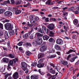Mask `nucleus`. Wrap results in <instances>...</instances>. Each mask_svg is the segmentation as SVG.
I'll list each match as a JSON object with an SVG mask.
<instances>
[{"instance_id":"1","label":"nucleus","mask_w":79,"mask_h":79,"mask_svg":"<svg viewBox=\"0 0 79 79\" xmlns=\"http://www.w3.org/2000/svg\"><path fill=\"white\" fill-rule=\"evenodd\" d=\"M22 68V69L25 71L26 70H27V64L26 63L24 62H22L21 63V64Z\"/></svg>"},{"instance_id":"2","label":"nucleus","mask_w":79,"mask_h":79,"mask_svg":"<svg viewBox=\"0 0 79 79\" xmlns=\"http://www.w3.org/2000/svg\"><path fill=\"white\" fill-rule=\"evenodd\" d=\"M47 49V46H42L40 47V51L41 52H45Z\"/></svg>"},{"instance_id":"3","label":"nucleus","mask_w":79,"mask_h":79,"mask_svg":"<svg viewBox=\"0 0 79 79\" xmlns=\"http://www.w3.org/2000/svg\"><path fill=\"white\" fill-rule=\"evenodd\" d=\"M5 27L7 30H10L11 29V24L10 23H6L5 25Z\"/></svg>"},{"instance_id":"4","label":"nucleus","mask_w":79,"mask_h":79,"mask_svg":"<svg viewBox=\"0 0 79 79\" xmlns=\"http://www.w3.org/2000/svg\"><path fill=\"white\" fill-rule=\"evenodd\" d=\"M12 76L14 79H17L19 78V74H18V73L17 72H15L14 73Z\"/></svg>"},{"instance_id":"5","label":"nucleus","mask_w":79,"mask_h":79,"mask_svg":"<svg viewBox=\"0 0 79 79\" xmlns=\"http://www.w3.org/2000/svg\"><path fill=\"white\" fill-rule=\"evenodd\" d=\"M56 44L59 45H62L63 44V41L62 40L58 39L56 40Z\"/></svg>"},{"instance_id":"6","label":"nucleus","mask_w":79,"mask_h":79,"mask_svg":"<svg viewBox=\"0 0 79 79\" xmlns=\"http://www.w3.org/2000/svg\"><path fill=\"white\" fill-rule=\"evenodd\" d=\"M48 28L51 31L53 30L55 28V25L53 24H51L48 26Z\"/></svg>"},{"instance_id":"7","label":"nucleus","mask_w":79,"mask_h":79,"mask_svg":"<svg viewBox=\"0 0 79 79\" xmlns=\"http://www.w3.org/2000/svg\"><path fill=\"white\" fill-rule=\"evenodd\" d=\"M5 16H12V13L10 11H6L4 13Z\"/></svg>"},{"instance_id":"8","label":"nucleus","mask_w":79,"mask_h":79,"mask_svg":"<svg viewBox=\"0 0 79 79\" xmlns=\"http://www.w3.org/2000/svg\"><path fill=\"white\" fill-rule=\"evenodd\" d=\"M36 41L37 44L40 45L42 44V38L41 37H38L37 39V40Z\"/></svg>"},{"instance_id":"9","label":"nucleus","mask_w":79,"mask_h":79,"mask_svg":"<svg viewBox=\"0 0 79 79\" xmlns=\"http://www.w3.org/2000/svg\"><path fill=\"white\" fill-rule=\"evenodd\" d=\"M8 3L9 4H10V2L9 0L4 1L2 3H1V5L3 6H5V5H6Z\"/></svg>"},{"instance_id":"10","label":"nucleus","mask_w":79,"mask_h":79,"mask_svg":"<svg viewBox=\"0 0 79 79\" xmlns=\"http://www.w3.org/2000/svg\"><path fill=\"white\" fill-rule=\"evenodd\" d=\"M74 24L77 27H79V23L78 24V20L77 19H75L73 22Z\"/></svg>"},{"instance_id":"11","label":"nucleus","mask_w":79,"mask_h":79,"mask_svg":"<svg viewBox=\"0 0 79 79\" xmlns=\"http://www.w3.org/2000/svg\"><path fill=\"white\" fill-rule=\"evenodd\" d=\"M9 33L10 35H13L15 34V31L11 29L9 31Z\"/></svg>"},{"instance_id":"12","label":"nucleus","mask_w":79,"mask_h":79,"mask_svg":"<svg viewBox=\"0 0 79 79\" xmlns=\"http://www.w3.org/2000/svg\"><path fill=\"white\" fill-rule=\"evenodd\" d=\"M44 55H45V54L44 53H39L38 55V58H41L44 57Z\"/></svg>"},{"instance_id":"13","label":"nucleus","mask_w":79,"mask_h":79,"mask_svg":"<svg viewBox=\"0 0 79 79\" xmlns=\"http://www.w3.org/2000/svg\"><path fill=\"white\" fill-rule=\"evenodd\" d=\"M31 79H38V75H34L31 76Z\"/></svg>"},{"instance_id":"14","label":"nucleus","mask_w":79,"mask_h":79,"mask_svg":"<svg viewBox=\"0 0 79 79\" xmlns=\"http://www.w3.org/2000/svg\"><path fill=\"white\" fill-rule=\"evenodd\" d=\"M55 48L57 50H61V48H60V47L59 46V45L56 44L55 46Z\"/></svg>"},{"instance_id":"15","label":"nucleus","mask_w":79,"mask_h":79,"mask_svg":"<svg viewBox=\"0 0 79 79\" xmlns=\"http://www.w3.org/2000/svg\"><path fill=\"white\" fill-rule=\"evenodd\" d=\"M61 63L65 66L66 65H67L68 64V62L66 61L65 60H62L61 62Z\"/></svg>"},{"instance_id":"16","label":"nucleus","mask_w":79,"mask_h":79,"mask_svg":"<svg viewBox=\"0 0 79 79\" xmlns=\"http://www.w3.org/2000/svg\"><path fill=\"white\" fill-rule=\"evenodd\" d=\"M37 21V18H35L31 20V23H35Z\"/></svg>"},{"instance_id":"17","label":"nucleus","mask_w":79,"mask_h":79,"mask_svg":"<svg viewBox=\"0 0 79 79\" xmlns=\"http://www.w3.org/2000/svg\"><path fill=\"white\" fill-rule=\"evenodd\" d=\"M76 58H77V56H75L73 58H71L70 60V62H74L75 60V59H76Z\"/></svg>"},{"instance_id":"18","label":"nucleus","mask_w":79,"mask_h":79,"mask_svg":"<svg viewBox=\"0 0 79 79\" xmlns=\"http://www.w3.org/2000/svg\"><path fill=\"white\" fill-rule=\"evenodd\" d=\"M29 34L28 33L26 34L25 35H23V38L24 39H27L29 37Z\"/></svg>"},{"instance_id":"19","label":"nucleus","mask_w":79,"mask_h":79,"mask_svg":"<svg viewBox=\"0 0 79 79\" xmlns=\"http://www.w3.org/2000/svg\"><path fill=\"white\" fill-rule=\"evenodd\" d=\"M56 55L55 54H54L51 56H48V58H55L56 57Z\"/></svg>"},{"instance_id":"20","label":"nucleus","mask_w":79,"mask_h":79,"mask_svg":"<svg viewBox=\"0 0 79 79\" xmlns=\"http://www.w3.org/2000/svg\"><path fill=\"white\" fill-rule=\"evenodd\" d=\"M43 38L44 40H48V39H49V36L47 35H44L43 36Z\"/></svg>"},{"instance_id":"21","label":"nucleus","mask_w":79,"mask_h":79,"mask_svg":"<svg viewBox=\"0 0 79 79\" xmlns=\"http://www.w3.org/2000/svg\"><path fill=\"white\" fill-rule=\"evenodd\" d=\"M44 64H37V66L38 68H42L43 66H44Z\"/></svg>"},{"instance_id":"22","label":"nucleus","mask_w":79,"mask_h":79,"mask_svg":"<svg viewBox=\"0 0 79 79\" xmlns=\"http://www.w3.org/2000/svg\"><path fill=\"white\" fill-rule=\"evenodd\" d=\"M3 61L5 63H8L9 61V60L8 58H4L3 59Z\"/></svg>"},{"instance_id":"23","label":"nucleus","mask_w":79,"mask_h":79,"mask_svg":"<svg viewBox=\"0 0 79 79\" xmlns=\"http://www.w3.org/2000/svg\"><path fill=\"white\" fill-rule=\"evenodd\" d=\"M4 37L6 39H8L9 36H8V33L7 32H5Z\"/></svg>"},{"instance_id":"24","label":"nucleus","mask_w":79,"mask_h":79,"mask_svg":"<svg viewBox=\"0 0 79 79\" xmlns=\"http://www.w3.org/2000/svg\"><path fill=\"white\" fill-rule=\"evenodd\" d=\"M35 35H37V37H42V36H43V34H41L39 32H37V33H36Z\"/></svg>"},{"instance_id":"25","label":"nucleus","mask_w":79,"mask_h":79,"mask_svg":"<svg viewBox=\"0 0 79 79\" xmlns=\"http://www.w3.org/2000/svg\"><path fill=\"white\" fill-rule=\"evenodd\" d=\"M43 33H45L46 32V27H42Z\"/></svg>"},{"instance_id":"26","label":"nucleus","mask_w":79,"mask_h":79,"mask_svg":"<svg viewBox=\"0 0 79 79\" xmlns=\"http://www.w3.org/2000/svg\"><path fill=\"white\" fill-rule=\"evenodd\" d=\"M51 0H48L45 3L46 5H51Z\"/></svg>"},{"instance_id":"27","label":"nucleus","mask_w":79,"mask_h":79,"mask_svg":"<svg viewBox=\"0 0 79 79\" xmlns=\"http://www.w3.org/2000/svg\"><path fill=\"white\" fill-rule=\"evenodd\" d=\"M26 55L27 56H29L30 55H31V52L28 51H27L26 52Z\"/></svg>"},{"instance_id":"28","label":"nucleus","mask_w":79,"mask_h":79,"mask_svg":"<svg viewBox=\"0 0 79 79\" xmlns=\"http://www.w3.org/2000/svg\"><path fill=\"white\" fill-rule=\"evenodd\" d=\"M50 37H53L54 36V33L52 31H50L49 33Z\"/></svg>"},{"instance_id":"29","label":"nucleus","mask_w":79,"mask_h":79,"mask_svg":"<svg viewBox=\"0 0 79 79\" xmlns=\"http://www.w3.org/2000/svg\"><path fill=\"white\" fill-rule=\"evenodd\" d=\"M21 3V0H19V1H16V2H15L16 5H19Z\"/></svg>"},{"instance_id":"30","label":"nucleus","mask_w":79,"mask_h":79,"mask_svg":"<svg viewBox=\"0 0 79 79\" xmlns=\"http://www.w3.org/2000/svg\"><path fill=\"white\" fill-rule=\"evenodd\" d=\"M21 13V11L20 10H17L15 11V15H19V14H20Z\"/></svg>"},{"instance_id":"31","label":"nucleus","mask_w":79,"mask_h":79,"mask_svg":"<svg viewBox=\"0 0 79 79\" xmlns=\"http://www.w3.org/2000/svg\"><path fill=\"white\" fill-rule=\"evenodd\" d=\"M50 72L52 74H54L55 73V71L54 70H53L52 69H51L50 70Z\"/></svg>"},{"instance_id":"32","label":"nucleus","mask_w":79,"mask_h":79,"mask_svg":"<svg viewBox=\"0 0 79 79\" xmlns=\"http://www.w3.org/2000/svg\"><path fill=\"white\" fill-rule=\"evenodd\" d=\"M14 61L13 60H10L9 61V64H10V66H11V65H13V63H14Z\"/></svg>"},{"instance_id":"33","label":"nucleus","mask_w":79,"mask_h":79,"mask_svg":"<svg viewBox=\"0 0 79 79\" xmlns=\"http://www.w3.org/2000/svg\"><path fill=\"white\" fill-rule=\"evenodd\" d=\"M11 75V73H7L5 75V79H6L8 76H10Z\"/></svg>"},{"instance_id":"34","label":"nucleus","mask_w":79,"mask_h":79,"mask_svg":"<svg viewBox=\"0 0 79 79\" xmlns=\"http://www.w3.org/2000/svg\"><path fill=\"white\" fill-rule=\"evenodd\" d=\"M37 31L38 32H40L41 34H43V32L42 31V29L39 28L37 29Z\"/></svg>"},{"instance_id":"35","label":"nucleus","mask_w":79,"mask_h":79,"mask_svg":"<svg viewBox=\"0 0 79 79\" xmlns=\"http://www.w3.org/2000/svg\"><path fill=\"white\" fill-rule=\"evenodd\" d=\"M76 52V51H74V50H73L71 49H70L69 51V52H68V53H67L68 54H69L70 53H71V52Z\"/></svg>"},{"instance_id":"36","label":"nucleus","mask_w":79,"mask_h":79,"mask_svg":"<svg viewBox=\"0 0 79 79\" xmlns=\"http://www.w3.org/2000/svg\"><path fill=\"white\" fill-rule=\"evenodd\" d=\"M9 56L11 58H15V56L11 54H10L9 55Z\"/></svg>"},{"instance_id":"37","label":"nucleus","mask_w":79,"mask_h":79,"mask_svg":"<svg viewBox=\"0 0 79 79\" xmlns=\"http://www.w3.org/2000/svg\"><path fill=\"white\" fill-rule=\"evenodd\" d=\"M54 41V39L52 38H50L49 40V42H52Z\"/></svg>"},{"instance_id":"38","label":"nucleus","mask_w":79,"mask_h":79,"mask_svg":"<svg viewBox=\"0 0 79 79\" xmlns=\"http://www.w3.org/2000/svg\"><path fill=\"white\" fill-rule=\"evenodd\" d=\"M7 69L8 71H10L11 70V67H10V64H8L7 66Z\"/></svg>"},{"instance_id":"39","label":"nucleus","mask_w":79,"mask_h":79,"mask_svg":"<svg viewBox=\"0 0 79 79\" xmlns=\"http://www.w3.org/2000/svg\"><path fill=\"white\" fill-rule=\"evenodd\" d=\"M38 72H39V73H40V74L41 75H44V73L42 72H41L40 71V69H39L38 70Z\"/></svg>"},{"instance_id":"40","label":"nucleus","mask_w":79,"mask_h":79,"mask_svg":"<svg viewBox=\"0 0 79 79\" xmlns=\"http://www.w3.org/2000/svg\"><path fill=\"white\" fill-rule=\"evenodd\" d=\"M23 42H19V43H18V45L19 46H22L23 45Z\"/></svg>"},{"instance_id":"41","label":"nucleus","mask_w":79,"mask_h":79,"mask_svg":"<svg viewBox=\"0 0 79 79\" xmlns=\"http://www.w3.org/2000/svg\"><path fill=\"white\" fill-rule=\"evenodd\" d=\"M17 10V8L15 7H13L12 9V11H13V12H15V11H16Z\"/></svg>"},{"instance_id":"42","label":"nucleus","mask_w":79,"mask_h":79,"mask_svg":"<svg viewBox=\"0 0 79 79\" xmlns=\"http://www.w3.org/2000/svg\"><path fill=\"white\" fill-rule=\"evenodd\" d=\"M0 28L1 29H3V24L0 23Z\"/></svg>"},{"instance_id":"43","label":"nucleus","mask_w":79,"mask_h":79,"mask_svg":"<svg viewBox=\"0 0 79 79\" xmlns=\"http://www.w3.org/2000/svg\"><path fill=\"white\" fill-rule=\"evenodd\" d=\"M26 45L27 46H29V47H31V44L30 43H26Z\"/></svg>"},{"instance_id":"44","label":"nucleus","mask_w":79,"mask_h":79,"mask_svg":"<svg viewBox=\"0 0 79 79\" xmlns=\"http://www.w3.org/2000/svg\"><path fill=\"white\" fill-rule=\"evenodd\" d=\"M49 18H46L45 19V22L46 23H47V22H48L49 21Z\"/></svg>"},{"instance_id":"45","label":"nucleus","mask_w":79,"mask_h":79,"mask_svg":"<svg viewBox=\"0 0 79 79\" xmlns=\"http://www.w3.org/2000/svg\"><path fill=\"white\" fill-rule=\"evenodd\" d=\"M3 22L4 23H7V22H10V20L6 19L3 21Z\"/></svg>"},{"instance_id":"46","label":"nucleus","mask_w":79,"mask_h":79,"mask_svg":"<svg viewBox=\"0 0 79 79\" xmlns=\"http://www.w3.org/2000/svg\"><path fill=\"white\" fill-rule=\"evenodd\" d=\"M72 11L73 12V13H74L75 14V15H77L79 13V11Z\"/></svg>"},{"instance_id":"47","label":"nucleus","mask_w":79,"mask_h":79,"mask_svg":"<svg viewBox=\"0 0 79 79\" xmlns=\"http://www.w3.org/2000/svg\"><path fill=\"white\" fill-rule=\"evenodd\" d=\"M36 64H37V63H33L32 64H31V66L33 67H34V66H36Z\"/></svg>"},{"instance_id":"48","label":"nucleus","mask_w":79,"mask_h":79,"mask_svg":"<svg viewBox=\"0 0 79 79\" xmlns=\"http://www.w3.org/2000/svg\"><path fill=\"white\" fill-rule=\"evenodd\" d=\"M74 7H72L71 8H69L68 10V11H71L74 10Z\"/></svg>"},{"instance_id":"49","label":"nucleus","mask_w":79,"mask_h":79,"mask_svg":"<svg viewBox=\"0 0 79 79\" xmlns=\"http://www.w3.org/2000/svg\"><path fill=\"white\" fill-rule=\"evenodd\" d=\"M52 20V21H54V22H55V21H56L57 20L56 19H55V18H52L51 19Z\"/></svg>"},{"instance_id":"50","label":"nucleus","mask_w":79,"mask_h":79,"mask_svg":"<svg viewBox=\"0 0 79 79\" xmlns=\"http://www.w3.org/2000/svg\"><path fill=\"white\" fill-rule=\"evenodd\" d=\"M30 39H34V35H31L30 37Z\"/></svg>"},{"instance_id":"51","label":"nucleus","mask_w":79,"mask_h":79,"mask_svg":"<svg viewBox=\"0 0 79 79\" xmlns=\"http://www.w3.org/2000/svg\"><path fill=\"white\" fill-rule=\"evenodd\" d=\"M19 50H20L21 52H23V49L22 47H20V48H19Z\"/></svg>"},{"instance_id":"52","label":"nucleus","mask_w":79,"mask_h":79,"mask_svg":"<svg viewBox=\"0 0 79 79\" xmlns=\"http://www.w3.org/2000/svg\"><path fill=\"white\" fill-rule=\"evenodd\" d=\"M47 76H48V77H52V76L49 73H48L47 74Z\"/></svg>"},{"instance_id":"53","label":"nucleus","mask_w":79,"mask_h":79,"mask_svg":"<svg viewBox=\"0 0 79 79\" xmlns=\"http://www.w3.org/2000/svg\"><path fill=\"white\" fill-rule=\"evenodd\" d=\"M3 10L2 9H0V14H3Z\"/></svg>"},{"instance_id":"54","label":"nucleus","mask_w":79,"mask_h":79,"mask_svg":"<svg viewBox=\"0 0 79 79\" xmlns=\"http://www.w3.org/2000/svg\"><path fill=\"white\" fill-rule=\"evenodd\" d=\"M18 61V60L17 59V58H15V59H14V61L15 63L16 61Z\"/></svg>"},{"instance_id":"55","label":"nucleus","mask_w":79,"mask_h":79,"mask_svg":"<svg viewBox=\"0 0 79 79\" xmlns=\"http://www.w3.org/2000/svg\"><path fill=\"white\" fill-rule=\"evenodd\" d=\"M74 33H76L77 34V35H78L79 33H78V32H77V31H73L72 32V33H71L72 34H74Z\"/></svg>"},{"instance_id":"56","label":"nucleus","mask_w":79,"mask_h":79,"mask_svg":"<svg viewBox=\"0 0 79 79\" xmlns=\"http://www.w3.org/2000/svg\"><path fill=\"white\" fill-rule=\"evenodd\" d=\"M71 55L70 54L68 56L67 58V60H69V59L70 58H71Z\"/></svg>"},{"instance_id":"57","label":"nucleus","mask_w":79,"mask_h":79,"mask_svg":"<svg viewBox=\"0 0 79 79\" xmlns=\"http://www.w3.org/2000/svg\"><path fill=\"white\" fill-rule=\"evenodd\" d=\"M2 55L5 56V55H6V52H2Z\"/></svg>"},{"instance_id":"58","label":"nucleus","mask_w":79,"mask_h":79,"mask_svg":"<svg viewBox=\"0 0 79 79\" xmlns=\"http://www.w3.org/2000/svg\"><path fill=\"white\" fill-rule=\"evenodd\" d=\"M23 73V70H20L19 72V73L20 74H22Z\"/></svg>"},{"instance_id":"59","label":"nucleus","mask_w":79,"mask_h":79,"mask_svg":"<svg viewBox=\"0 0 79 79\" xmlns=\"http://www.w3.org/2000/svg\"><path fill=\"white\" fill-rule=\"evenodd\" d=\"M33 45H36L37 44V41H35L33 43Z\"/></svg>"},{"instance_id":"60","label":"nucleus","mask_w":79,"mask_h":79,"mask_svg":"<svg viewBox=\"0 0 79 79\" xmlns=\"http://www.w3.org/2000/svg\"><path fill=\"white\" fill-rule=\"evenodd\" d=\"M4 33L3 31H0V36H2V35H3L4 34Z\"/></svg>"},{"instance_id":"61","label":"nucleus","mask_w":79,"mask_h":79,"mask_svg":"<svg viewBox=\"0 0 79 79\" xmlns=\"http://www.w3.org/2000/svg\"><path fill=\"white\" fill-rule=\"evenodd\" d=\"M73 38L74 39H76L77 38V36H76V35H74L73 36Z\"/></svg>"},{"instance_id":"62","label":"nucleus","mask_w":79,"mask_h":79,"mask_svg":"<svg viewBox=\"0 0 79 79\" xmlns=\"http://www.w3.org/2000/svg\"><path fill=\"white\" fill-rule=\"evenodd\" d=\"M11 4H15V1L14 0H10Z\"/></svg>"},{"instance_id":"63","label":"nucleus","mask_w":79,"mask_h":79,"mask_svg":"<svg viewBox=\"0 0 79 79\" xmlns=\"http://www.w3.org/2000/svg\"><path fill=\"white\" fill-rule=\"evenodd\" d=\"M62 9L64 11V10H67L68 9V7H65L64 8H63Z\"/></svg>"},{"instance_id":"64","label":"nucleus","mask_w":79,"mask_h":79,"mask_svg":"<svg viewBox=\"0 0 79 79\" xmlns=\"http://www.w3.org/2000/svg\"><path fill=\"white\" fill-rule=\"evenodd\" d=\"M63 15L64 16H68V13L65 12V13H64Z\"/></svg>"}]
</instances>
